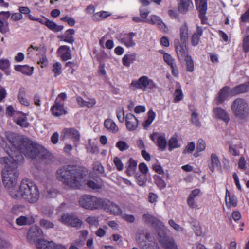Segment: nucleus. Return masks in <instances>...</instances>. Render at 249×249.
<instances>
[{
    "mask_svg": "<svg viewBox=\"0 0 249 249\" xmlns=\"http://www.w3.org/2000/svg\"><path fill=\"white\" fill-rule=\"evenodd\" d=\"M164 61L170 66L176 64L175 60L172 56L168 53H165L163 54Z\"/></svg>",
    "mask_w": 249,
    "mask_h": 249,
    "instance_id": "obj_52",
    "label": "nucleus"
},
{
    "mask_svg": "<svg viewBox=\"0 0 249 249\" xmlns=\"http://www.w3.org/2000/svg\"><path fill=\"white\" fill-rule=\"evenodd\" d=\"M24 210V207L21 205H16L13 206L12 208L11 212L12 214L18 215L21 213L23 212Z\"/></svg>",
    "mask_w": 249,
    "mask_h": 249,
    "instance_id": "obj_48",
    "label": "nucleus"
},
{
    "mask_svg": "<svg viewBox=\"0 0 249 249\" xmlns=\"http://www.w3.org/2000/svg\"><path fill=\"white\" fill-rule=\"evenodd\" d=\"M136 180L138 185L140 186H144L146 185V178L144 175L136 174Z\"/></svg>",
    "mask_w": 249,
    "mask_h": 249,
    "instance_id": "obj_50",
    "label": "nucleus"
},
{
    "mask_svg": "<svg viewBox=\"0 0 249 249\" xmlns=\"http://www.w3.org/2000/svg\"><path fill=\"white\" fill-rule=\"evenodd\" d=\"M43 237L41 229L38 226L34 225L30 227L27 234V238L30 241L36 242Z\"/></svg>",
    "mask_w": 249,
    "mask_h": 249,
    "instance_id": "obj_11",
    "label": "nucleus"
},
{
    "mask_svg": "<svg viewBox=\"0 0 249 249\" xmlns=\"http://www.w3.org/2000/svg\"><path fill=\"white\" fill-rule=\"evenodd\" d=\"M75 31L73 29H69L66 30L63 35L58 36V38L60 41H62L72 44L75 41L74 35Z\"/></svg>",
    "mask_w": 249,
    "mask_h": 249,
    "instance_id": "obj_21",
    "label": "nucleus"
},
{
    "mask_svg": "<svg viewBox=\"0 0 249 249\" xmlns=\"http://www.w3.org/2000/svg\"><path fill=\"white\" fill-rule=\"evenodd\" d=\"M158 149L161 151H164L166 150L167 141L166 140L165 135L164 134H160L157 137L156 142L155 143Z\"/></svg>",
    "mask_w": 249,
    "mask_h": 249,
    "instance_id": "obj_27",
    "label": "nucleus"
},
{
    "mask_svg": "<svg viewBox=\"0 0 249 249\" xmlns=\"http://www.w3.org/2000/svg\"><path fill=\"white\" fill-rule=\"evenodd\" d=\"M159 242L162 247L165 249H178V246L172 238L167 236L161 237Z\"/></svg>",
    "mask_w": 249,
    "mask_h": 249,
    "instance_id": "obj_17",
    "label": "nucleus"
},
{
    "mask_svg": "<svg viewBox=\"0 0 249 249\" xmlns=\"http://www.w3.org/2000/svg\"><path fill=\"white\" fill-rule=\"evenodd\" d=\"M18 113L22 114L23 116L17 118L16 121V124L23 128L28 127L29 125V123L27 121L26 114L21 111H19Z\"/></svg>",
    "mask_w": 249,
    "mask_h": 249,
    "instance_id": "obj_37",
    "label": "nucleus"
},
{
    "mask_svg": "<svg viewBox=\"0 0 249 249\" xmlns=\"http://www.w3.org/2000/svg\"><path fill=\"white\" fill-rule=\"evenodd\" d=\"M174 46L179 60L185 58L188 55V50L186 43H180L179 40L176 39L174 40Z\"/></svg>",
    "mask_w": 249,
    "mask_h": 249,
    "instance_id": "obj_9",
    "label": "nucleus"
},
{
    "mask_svg": "<svg viewBox=\"0 0 249 249\" xmlns=\"http://www.w3.org/2000/svg\"><path fill=\"white\" fill-rule=\"evenodd\" d=\"M86 221L89 224L93 226H97L99 222L98 219L96 217L91 216L87 217Z\"/></svg>",
    "mask_w": 249,
    "mask_h": 249,
    "instance_id": "obj_58",
    "label": "nucleus"
},
{
    "mask_svg": "<svg viewBox=\"0 0 249 249\" xmlns=\"http://www.w3.org/2000/svg\"><path fill=\"white\" fill-rule=\"evenodd\" d=\"M35 220L32 216H20L16 219L15 222L18 226L30 225L34 223Z\"/></svg>",
    "mask_w": 249,
    "mask_h": 249,
    "instance_id": "obj_30",
    "label": "nucleus"
},
{
    "mask_svg": "<svg viewBox=\"0 0 249 249\" xmlns=\"http://www.w3.org/2000/svg\"><path fill=\"white\" fill-rule=\"evenodd\" d=\"M153 179L155 184L159 189L162 190L166 187V183L160 176L155 175L153 176Z\"/></svg>",
    "mask_w": 249,
    "mask_h": 249,
    "instance_id": "obj_41",
    "label": "nucleus"
},
{
    "mask_svg": "<svg viewBox=\"0 0 249 249\" xmlns=\"http://www.w3.org/2000/svg\"><path fill=\"white\" fill-rule=\"evenodd\" d=\"M17 98L22 105L27 107L30 105L29 101L26 98V91L24 88L21 87L19 89Z\"/></svg>",
    "mask_w": 249,
    "mask_h": 249,
    "instance_id": "obj_35",
    "label": "nucleus"
},
{
    "mask_svg": "<svg viewBox=\"0 0 249 249\" xmlns=\"http://www.w3.org/2000/svg\"><path fill=\"white\" fill-rule=\"evenodd\" d=\"M195 149V144L194 142H190L188 143L187 145L185 147L183 151V153L185 154L186 153H192Z\"/></svg>",
    "mask_w": 249,
    "mask_h": 249,
    "instance_id": "obj_56",
    "label": "nucleus"
},
{
    "mask_svg": "<svg viewBox=\"0 0 249 249\" xmlns=\"http://www.w3.org/2000/svg\"><path fill=\"white\" fill-rule=\"evenodd\" d=\"M213 117L216 119L222 120L226 124L230 121L228 113L221 107H215L213 109Z\"/></svg>",
    "mask_w": 249,
    "mask_h": 249,
    "instance_id": "obj_18",
    "label": "nucleus"
},
{
    "mask_svg": "<svg viewBox=\"0 0 249 249\" xmlns=\"http://www.w3.org/2000/svg\"><path fill=\"white\" fill-rule=\"evenodd\" d=\"M203 32V30L202 27L197 26L196 28V31L193 34L191 39V44L194 46H197L200 41L201 36H202Z\"/></svg>",
    "mask_w": 249,
    "mask_h": 249,
    "instance_id": "obj_29",
    "label": "nucleus"
},
{
    "mask_svg": "<svg viewBox=\"0 0 249 249\" xmlns=\"http://www.w3.org/2000/svg\"><path fill=\"white\" fill-rule=\"evenodd\" d=\"M192 228L195 234L197 236H200L202 234V229L200 224L197 222H193L192 224Z\"/></svg>",
    "mask_w": 249,
    "mask_h": 249,
    "instance_id": "obj_46",
    "label": "nucleus"
},
{
    "mask_svg": "<svg viewBox=\"0 0 249 249\" xmlns=\"http://www.w3.org/2000/svg\"><path fill=\"white\" fill-rule=\"evenodd\" d=\"M209 167L212 173L214 172L215 168L221 167V163L219 158L214 153H213L211 155V163Z\"/></svg>",
    "mask_w": 249,
    "mask_h": 249,
    "instance_id": "obj_31",
    "label": "nucleus"
},
{
    "mask_svg": "<svg viewBox=\"0 0 249 249\" xmlns=\"http://www.w3.org/2000/svg\"><path fill=\"white\" fill-rule=\"evenodd\" d=\"M116 116L120 123H123L125 120V116L123 107L118 108L116 111Z\"/></svg>",
    "mask_w": 249,
    "mask_h": 249,
    "instance_id": "obj_47",
    "label": "nucleus"
},
{
    "mask_svg": "<svg viewBox=\"0 0 249 249\" xmlns=\"http://www.w3.org/2000/svg\"><path fill=\"white\" fill-rule=\"evenodd\" d=\"M188 27L186 23L180 28V38L182 43H186L188 39Z\"/></svg>",
    "mask_w": 249,
    "mask_h": 249,
    "instance_id": "obj_39",
    "label": "nucleus"
},
{
    "mask_svg": "<svg viewBox=\"0 0 249 249\" xmlns=\"http://www.w3.org/2000/svg\"><path fill=\"white\" fill-rule=\"evenodd\" d=\"M61 20L67 22L70 26H73L75 23V20L71 17L65 16L61 18Z\"/></svg>",
    "mask_w": 249,
    "mask_h": 249,
    "instance_id": "obj_60",
    "label": "nucleus"
},
{
    "mask_svg": "<svg viewBox=\"0 0 249 249\" xmlns=\"http://www.w3.org/2000/svg\"><path fill=\"white\" fill-rule=\"evenodd\" d=\"M225 204L228 209L236 207L237 205V198L234 194H231L227 189L225 194Z\"/></svg>",
    "mask_w": 249,
    "mask_h": 249,
    "instance_id": "obj_16",
    "label": "nucleus"
},
{
    "mask_svg": "<svg viewBox=\"0 0 249 249\" xmlns=\"http://www.w3.org/2000/svg\"><path fill=\"white\" fill-rule=\"evenodd\" d=\"M40 225L45 229H50L54 227V224L46 219H41L39 222Z\"/></svg>",
    "mask_w": 249,
    "mask_h": 249,
    "instance_id": "obj_53",
    "label": "nucleus"
},
{
    "mask_svg": "<svg viewBox=\"0 0 249 249\" xmlns=\"http://www.w3.org/2000/svg\"><path fill=\"white\" fill-rule=\"evenodd\" d=\"M28 18L31 20L36 21L42 24L45 25L48 29L55 33L60 32L64 28L63 25H57L54 22L45 18H44L45 21H44L42 18L34 17L31 15H29Z\"/></svg>",
    "mask_w": 249,
    "mask_h": 249,
    "instance_id": "obj_7",
    "label": "nucleus"
},
{
    "mask_svg": "<svg viewBox=\"0 0 249 249\" xmlns=\"http://www.w3.org/2000/svg\"><path fill=\"white\" fill-rule=\"evenodd\" d=\"M168 223L169 225L176 231H183V228L179 225L177 224L173 219L169 220Z\"/></svg>",
    "mask_w": 249,
    "mask_h": 249,
    "instance_id": "obj_63",
    "label": "nucleus"
},
{
    "mask_svg": "<svg viewBox=\"0 0 249 249\" xmlns=\"http://www.w3.org/2000/svg\"><path fill=\"white\" fill-rule=\"evenodd\" d=\"M137 53H133L131 54H125L122 58V64L126 67H129L130 64L136 59Z\"/></svg>",
    "mask_w": 249,
    "mask_h": 249,
    "instance_id": "obj_32",
    "label": "nucleus"
},
{
    "mask_svg": "<svg viewBox=\"0 0 249 249\" xmlns=\"http://www.w3.org/2000/svg\"><path fill=\"white\" fill-rule=\"evenodd\" d=\"M6 138L11 143V147H5V151L10 158H0V162L4 164L2 172V179L4 186L10 189L11 196L16 199L23 198L30 203L36 202L40 197V193L36 184L28 178L22 180L18 189H15L19 173L17 168L24 161V155L31 159H37L48 162L51 154L43 146L36 143L23 136L12 132L6 134Z\"/></svg>",
    "mask_w": 249,
    "mask_h": 249,
    "instance_id": "obj_1",
    "label": "nucleus"
},
{
    "mask_svg": "<svg viewBox=\"0 0 249 249\" xmlns=\"http://www.w3.org/2000/svg\"><path fill=\"white\" fill-rule=\"evenodd\" d=\"M243 48L245 52H249V35L246 36L243 40Z\"/></svg>",
    "mask_w": 249,
    "mask_h": 249,
    "instance_id": "obj_61",
    "label": "nucleus"
},
{
    "mask_svg": "<svg viewBox=\"0 0 249 249\" xmlns=\"http://www.w3.org/2000/svg\"><path fill=\"white\" fill-rule=\"evenodd\" d=\"M125 125L129 131H135L139 125V121L133 114L129 113L125 115Z\"/></svg>",
    "mask_w": 249,
    "mask_h": 249,
    "instance_id": "obj_13",
    "label": "nucleus"
},
{
    "mask_svg": "<svg viewBox=\"0 0 249 249\" xmlns=\"http://www.w3.org/2000/svg\"><path fill=\"white\" fill-rule=\"evenodd\" d=\"M51 111L53 115L58 117L66 113L64 108V103L58 101V99L55 101L54 105L52 106Z\"/></svg>",
    "mask_w": 249,
    "mask_h": 249,
    "instance_id": "obj_14",
    "label": "nucleus"
},
{
    "mask_svg": "<svg viewBox=\"0 0 249 249\" xmlns=\"http://www.w3.org/2000/svg\"><path fill=\"white\" fill-rule=\"evenodd\" d=\"M113 162L118 171H122L124 169V166L121 159L117 157L114 158Z\"/></svg>",
    "mask_w": 249,
    "mask_h": 249,
    "instance_id": "obj_54",
    "label": "nucleus"
},
{
    "mask_svg": "<svg viewBox=\"0 0 249 249\" xmlns=\"http://www.w3.org/2000/svg\"><path fill=\"white\" fill-rule=\"evenodd\" d=\"M57 179L63 183L74 189H79L80 181L83 178L81 171L76 166L68 165L61 167L57 170Z\"/></svg>",
    "mask_w": 249,
    "mask_h": 249,
    "instance_id": "obj_3",
    "label": "nucleus"
},
{
    "mask_svg": "<svg viewBox=\"0 0 249 249\" xmlns=\"http://www.w3.org/2000/svg\"><path fill=\"white\" fill-rule=\"evenodd\" d=\"M87 185L90 188L93 190H99L103 188V184L102 182L97 183L93 180H89L87 181Z\"/></svg>",
    "mask_w": 249,
    "mask_h": 249,
    "instance_id": "obj_49",
    "label": "nucleus"
},
{
    "mask_svg": "<svg viewBox=\"0 0 249 249\" xmlns=\"http://www.w3.org/2000/svg\"><path fill=\"white\" fill-rule=\"evenodd\" d=\"M231 109L236 118L245 119L249 113V106L247 101L241 98L234 100L231 105Z\"/></svg>",
    "mask_w": 249,
    "mask_h": 249,
    "instance_id": "obj_5",
    "label": "nucleus"
},
{
    "mask_svg": "<svg viewBox=\"0 0 249 249\" xmlns=\"http://www.w3.org/2000/svg\"><path fill=\"white\" fill-rule=\"evenodd\" d=\"M53 71L55 73V76L59 75L61 72V65L59 62L53 64Z\"/></svg>",
    "mask_w": 249,
    "mask_h": 249,
    "instance_id": "obj_57",
    "label": "nucleus"
},
{
    "mask_svg": "<svg viewBox=\"0 0 249 249\" xmlns=\"http://www.w3.org/2000/svg\"><path fill=\"white\" fill-rule=\"evenodd\" d=\"M129 87L145 91L147 89L150 90L156 89L157 85L153 80L149 79L147 76H142L138 80H132Z\"/></svg>",
    "mask_w": 249,
    "mask_h": 249,
    "instance_id": "obj_6",
    "label": "nucleus"
},
{
    "mask_svg": "<svg viewBox=\"0 0 249 249\" xmlns=\"http://www.w3.org/2000/svg\"><path fill=\"white\" fill-rule=\"evenodd\" d=\"M137 35L136 33L129 32L120 36V42L127 48L133 47L136 45L134 37Z\"/></svg>",
    "mask_w": 249,
    "mask_h": 249,
    "instance_id": "obj_12",
    "label": "nucleus"
},
{
    "mask_svg": "<svg viewBox=\"0 0 249 249\" xmlns=\"http://www.w3.org/2000/svg\"><path fill=\"white\" fill-rule=\"evenodd\" d=\"M206 148V143L202 139H199L196 145V149L198 152L204 151Z\"/></svg>",
    "mask_w": 249,
    "mask_h": 249,
    "instance_id": "obj_55",
    "label": "nucleus"
},
{
    "mask_svg": "<svg viewBox=\"0 0 249 249\" xmlns=\"http://www.w3.org/2000/svg\"><path fill=\"white\" fill-rule=\"evenodd\" d=\"M78 203L80 206L87 210L102 209L114 215H120L122 213L120 206L107 198H99L90 195H84L79 198Z\"/></svg>",
    "mask_w": 249,
    "mask_h": 249,
    "instance_id": "obj_2",
    "label": "nucleus"
},
{
    "mask_svg": "<svg viewBox=\"0 0 249 249\" xmlns=\"http://www.w3.org/2000/svg\"><path fill=\"white\" fill-rule=\"evenodd\" d=\"M142 218L145 223H150L154 227H160L162 225V223L159 219L148 213L144 214Z\"/></svg>",
    "mask_w": 249,
    "mask_h": 249,
    "instance_id": "obj_26",
    "label": "nucleus"
},
{
    "mask_svg": "<svg viewBox=\"0 0 249 249\" xmlns=\"http://www.w3.org/2000/svg\"><path fill=\"white\" fill-rule=\"evenodd\" d=\"M200 193V190L199 189H195L191 191L187 199V204L190 208L194 209L197 206L195 199Z\"/></svg>",
    "mask_w": 249,
    "mask_h": 249,
    "instance_id": "obj_24",
    "label": "nucleus"
},
{
    "mask_svg": "<svg viewBox=\"0 0 249 249\" xmlns=\"http://www.w3.org/2000/svg\"><path fill=\"white\" fill-rule=\"evenodd\" d=\"M61 220L65 224L72 227L80 228L82 224V221L76 216L68 213L63 214L61 216Z\"/></svg>",
    "mask_w": 249,
    "mask_h": 249,
    "instance_id": "obj_8",
    "label": "nucleus"
},
{
    "mask_svg": "<svg viewBox=\"0 0 249 249\" xmlns=\"http://www.w3.org/2000/svg\"><path fill=\"white\" fill-rule=\"evenodd\" d=\"M58 52L60 54L61 59L63 61H66L71 58V51L68 46H60L58 49Z\"/></svg>",
    "mask_w": 249,
    "mask_h": 249,
    "instance_id": "obj_22",
    "label": "nucleus"
},
{
    "mask_svg": "<svg viewBox=\"0 0 249 249\" xmlns=\"http://www.w3.org/2000/svg\"><path fill=\"white\" fill-rule=\"evenodd\" d=\"M116 147L119 149L120 151H124L129 149V146L126 142L123 141H119L117 142Z\"/></svg>",
    "mask_w": 249,
    "mask_h": 249,
    "instance_id": "obj_51",
    "label": "nucleus"
},
{
    "mask_svg": "<svg viewBox=\"0 0 249 249\" xmlns=\"http://www.w3.org/2000/svg\"><path fill=\"white\" fill-rule=\"evenodd\" d=\"M230 88L229 86H226L221 88L215 99L216 105L223 103L229 95H230Z\"/></svg>",
    "mask_w": 249,
    "mask_h": 249,
    "instance_id": "obj_15",
    "label": "nucleus"
},
{
    "mask_svg": "<svg viewBox=\"0 0 249 249\" xmlns=\"http://www.w3.org/2000/svg\"><path fill=\"white\" fill-rule=\"evenodd\" d=\"M93 170L100 174H103L105 172L104 167L99 162H96L94 164Z\"/></svg>",
    "mask_w": 249,
    "mask_h": 249,
    "instance_id": "obj_64",
    "label": "nucleus"
},
{
    "mask_svg": "<svg viewBox=\"0 0 249 249\" xmlns=\"http://www.w3.org/2000/svg\"><path fill=\"white\" fill-rule=\"evenodd\" d=\"M145 22L152 25H156L164 33H168L169 32L167 26L163 22L161 18L157 15H151L150 18L146 19Z\"/></svg>",
    "mask_w": 249,
    "mask_h": 249,
    "instance_id": "obj_10",
    "label": "nucleus"
},
{
    "mask_svg": "<svg viewBox=\"0 0 249 249\" xmlns=\"http://www.w3.org/2000/svg\"><path fill=\"white\" fill-rule=\"evenodd\" d=\"M186 63L187 71L192 72L194 70V63L192 57L187 56L184 59Z\"/></svg>",
    "mask_w": 249,
    "mask_h": 249,
    "instance_id": "obj_43",
    "label": "nucleus"
},
{
    "mask_svg": "<svg viewBox=\"0 0 249 249\" xmlns=\"http://www.w3.org/2000/svg\"><path fill=\"white\" fill-rule=\"evenodd\" d=\"M64 136L71 138L74 142L80 140V134L78 131L73 128H67L64 131Z\"/></svg>",
    "mask_w": 249,
    "mask_h": 249,
    "instance_id": "obj_25",
    "label": "nucleus"
},
{
    "mask_svg": "<svg viewBox=\"0 0 249 249\" xmlns=\"http://www.w3.org/2000/svg\"><path fill=\"white\" fill-rule=\"evenodd\" d=\"M249 90V84L247 83L239 84L233 88L230 92L231 96L247 92Z\"/></svg>",
    "mask_w": 249,
    "mask_h": 249,
    "instance_id": "obj_20",
    "label": "nucleus"
},
{
    "mask_svg": "<svg viewBox=\"0 0 249 249\" xmlns=\"http://www.w3.org/2000/svg\"><path fill=\"white\" fill-rule=\"evenodd\" d=\"M168 145L169 147L168 149L170 151L180 146L178 143V139L174 137H172L169 139Z\"/></svg>",
    "mask_w": 249,
    "mask_h": 249,
    "instance_id": "obj_44",
    "label": "nucleus"
},
{
    "mask_svg": "<svg viewBox=\"0 0 249 249\" xmlns=\"http://www.w3.org/2000/svg\"><path fill=\"white\" fill-rule=\"evenodd\" d=\"M241 21L243 23H249V7L242 14L240 18Z\"/></svg>",
    "mask_w": 249,
    "mask_h": 249,
    "instance_id": "obj_62",
    "label": "nucleus"
},
{
    "mask_svg": "<svg viewBox=\"0 0 249 249\" xmlns=\"http://www.w3.org/2000/svg\"><path fill=\"white\" fill-rule=\"evenodd\" d=\"M178 11L180 13L185 14L190 8L193 7V3L191 0H178Z\"/></svg>",
    "mask_w": 249,
    "mask_h": 249,
    "instance_id": "obj_19",
    "label": "nucleus"
},
{
    "mask_svg": "<svg viewBox=\"0 0 249 249\" xmlns=\"http://www.w3.org/2000/svg\"><path fill=\"white\" fill-rule=\"evenodd\" d=\"M105 127L111 132L115 133L119 130V128L115 123L110 119L105 120L104 123Z\"/></svg>",
    "mask_w": 249,
    "mask_h": 249,
    "instance_id": "obj_34",
    "label": "nucleus"
},
{
    "mask_svg": "<svg viewBox=\"0 0 249 249\" xmlns=\"http://www.w3.org/2000/svg\"><path fill=\"white\" fill-rule=\"evenodd\" d=\"M110 14L105 11H101L98 12L94 13L92 16V19L95 21H98L102 20L103 19L106 18L110 16Z\"/></svg>",
    "mask_w": 249,
    "mask_h": 249,
    "instance_id": "obj_40",
    "label": "nucleus"
},
{
    "mask_svg": "<svg viewBox=\"0 0 249 249\" xmlns=\"http://www.w3.org/2000/svg\"><path fill=\"white\" fill-rule=\"evenodd\" d=\"M196 9L199 13H207V0H195Z\"/></svg>",
    "mask_w": 249,
    "mask_h": 249,
    "instance_id": "obj_38",
    "label": "nucleus"
},
{
    "mask_svg": "<svg viewBox=\"0 0 249 249\" xmlns=\"http://www.w3.org/2000/svg\"><path fill=\"white\" fill-rule=\"evenodd\" d=\"M15 70L17 71H20L27 75H31L33 72V68L28 65H16Z\"/></svg>",
    "mask_w": 249,
    "mask_h": 249,
    "instance_id": "obj_36",
    "label": "nucleus"
},
{
    "mask_svg": "<svg viewBox=\"0 0 249 249\" xmlns=\"http://www.w3.org/2000/svg\"><path fill=\"white\" fill-rule=\"evenodd\" d=\"M137 166V161L130 158L126 164V173L127 176H131L134 175L136 172Z\"/></svg>",
    "mask_w": 249,
    "mask_h": 249,
    "instance_id": "obj_28",
    "label": "nucleus"
},
{
    "mask_svg": "<svg viewBox=\"0 0 249 249\" xmlns=\"http://www.w3.org/2000/svg\"><path fill=\"white\" fill-rule=\"evenodd\" d=\"M27 52L28 57L36 59L37 63L42 68L46 67L48 65V61L46 55V49L43 45L35 46L32 44L28 47Z\"/></svg>",
    "mask_w": 249,
    "mask_h": 249,
    "instance_id": "obj_4",
    "label": "nucleus"
},
{
    "mask_svg": "<svg viewBox=\"0 0 249 249\" xmlns=\"http://www.w3.org/2000/svg\"><path fill=\"white\" fill-rule=\"evenodd\" d=\"M178 87L177 88L174 93V102L177 103L182 100L183 94L181 90V86L179 83H178Z\"/></svg>",
    "mask_w": 249,
    "mask_h": 249,
    "instance_id": "obj_42",
    "label": "nucleus"
},
{
    "mask_svg": "<svg viewBox=\"0 0 249 249\" xmlns=\"http://www.w3.org/2000/svg\"><path fill=\"white\" fill-rule=\"evenodd\" d=\"M36 245L38 249H53L54 242L41 239L36 242Z\"/></svg>",
    "mask_w": 249,
    "mask_h": 249,
    "instance_id": "obj_33",
    "label": "nucleus"
},
{
    "mask_svg": "<svg viewBox=\"0 0 249 249\" xmlns=\"http://www.w3.org/2000/svg\"><path fill=\"white\" fill-rule=\"evenodd\" d=\"M2 15L7 20L11 15L9 11L0 12V16ZM9 31V24L7 21H3L0 19V32L5 34Z\"/></svg>",
    "mask_w": 249,
    "mask_h": 249,
    "instance_id": "obj_23",
    "label": "nucleus"
},
{
    "mask_svg": "<svg viewBox=\"0 0 249 249\" xmlns=\"http://www.w3.org/2000/svg\"><path fill=\"white\" fill-rule=\"evenodd\" d=\"M191 122L197 127H200L201 126L198 118V114L195 111L193 112L191 114Z\"/></svg>",
    "mask_w": 249,
    "mask_h": 249,
    "instance_id": "obj_45",
    "label": "nucleus"
},
{
    "mask_svg": "<svg viewBox=\"0 0 249 249\" xmlns=\"http://www.w3.org/2000/svg\"><path fill=\"white\" fill-rule=\"evenodd\" d=\"M10 67V62L7 59L0 60V69L2 71H6Z\"/></svg>",
    "mask_w": 249,
    "mask_h": 249,
    "instance_id": "obj_59",
    "label": "nucleus"
}]
</instances>
